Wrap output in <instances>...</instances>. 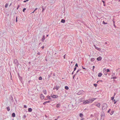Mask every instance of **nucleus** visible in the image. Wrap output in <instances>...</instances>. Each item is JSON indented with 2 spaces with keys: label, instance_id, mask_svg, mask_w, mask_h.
<instances>
[{
  "label": "nucleus",
  "instance_id": "9d476101",
  "mask_svg": "<svg viewBox=\"0 0 120 120\" xmlns=\"http://www.w3.org/2000/svg\"><path fill=\"white\" fill-rule=\"evenodd\" d=\"M97 59L98 61H101L102 59V58L100 56L97 58Z\"/></svg>",
  "mask_w": 120,
  "mask_h": 120
},
{
  "label": "nucleus",
  "instance_id": "393cba45",
  "mask_svg": "<svg viewBox=\"0 0 120 120\" xmlns=\"http://www.w3.org/2000/svg\"><path fill=\"white\" fill-rule=\"evenodd\" d=\"M42 79V77L41 76H40L39 78V80H41Z\"/></svg>",
  "mask_w": 120,
  "mask_h": 120
},
{
  "label": "nucleus",
  "instance_id": "f704fd0d",
  "mask_svg": "<svg viewBox=\"0 0 120 120\" xmlns=\"http://www.w3.org/2000/svg\"><path fill=\"white\" fill-rule=\"evenodd\" d=\"M19 5L18 6L17 8V9L18 10V9L19 8Z\"/></svg>",
  "mask_w": 120,
  "mask_h": 120
},
{
  "label": "nucleus",
  "instance_id": "0e129e2a",
  "mask_svg": "<svg viewBox=\"0 0 120 120\" xmlns=\"http://www.w3.org/2000/svg\"><path fill=\"white\" fill-rule=\"evenodd\" d=\"M101 81V82H102V80H101V81Z\"/></svg>",
  "mask_w": 120,
  "mask_h": 120
},
{
  "label": "nucleus",
  "instance_id": "c85d7f7f",
  "mask_svg": "<svg viewBox=\"0 0 120 120\" xmlns=\"http://www.w3.org/2000/svg\"><path fill=\"white\" fill-rule=\"evenodd\" d=\"M26 10V8H24L23 9L22 11L23 12H25V11Z\"/></svg>",
  "mask_w": 120,
  "mask_h": 120
},
{
  "label": "nucleus",
  "instance_id": "6e6552de",
  "mask_svg": "<svg viewBox=\"0 0 120 120\" xmlns=\"http://www.w3.org/2000/svg\"><path fill=\"white\" fill-rule=\"evenodd\" d=\"M83 92L82 91L80 90L79 91V92L78 93V94L79 95L81 94H82Z\"/></svg>",
  "mask_w": 120,
  "mask_h": 120
},
{
  "label": "nucleus",
  "instance_id": "9b49d317",
  "mask_svg": "<svg viewBox=\"0 0 120 120\" xmlns=\"http://www.w3.org/2000/svg\"><path fill=\"white\" fill-rule=\"evenodd\" d=\"M45 36L44 35H43V36L42 38L41 39V41H44V40H45Z\"/></svg>",
  "mask_w": 120,
  "mask_h": 120
},
{
  "label": "nucleus",
  "instance_id": "473e14b6",
  "mask_svg": "<svg viewBox=\"0 0 120 120\" xmlns=\"http://www.w3.org/2000/svg\"><path fill=\"white\" fill-rule=\"evenodd\" d=\"M23 118H25L26 117V116L25 115H24V116H23Z\"/></svg>",
  "mask_w": 120,
  "mask_h": 120
},
{
  "label": "nucleus",
  "instance_id": "79ce46f5",
  "mask_svg": "<svg viewBox=\"0 0 120 120\" xmlns=\"http://www.w3.org/2000/svg\"><path fill=\"white\" fill-rule=\"evenodd\" d=\"M65 55L64 56V59H65Z\"/></svg>",
  "mask_w": 120,
  "mask_h": 120
},
{
  "label": "nucleus",
  "instance_id": "c03bdc74",
  "mask_svg": "<svg viewBox=\"0 0 120 120\" xmlns=\"http://www.w3.org/2000/svg\"><path fill=\"white\" fill-rule=\"evenodd\" d=\"M102 2H103L104 4L105 3V2L103 0H102Z\"/></svg>",
  "mask_w": 120,
  "mask_h": 120
},
{
  "label": "nucleus",
  "instance_id": "4be33fe9",
  "mask_svg": "<svg viewBox=\"0 0 120 120\" xmlns=\"http://www.w3.org/2000/svg\"><path fill=\"white\" fill-rule=\"evenodd\" d=\"M8 6V4L7 3H6L5 4V8H7Z\"/></svg>",
  "mask_w": 120,
  "mask_h": 120
},
{
  "label": "nucleus",
  "instance_id": "4468645a",
  "mask_svg": "<svg viewBox=\"0 0 120 120\" xmlns=\"http://www.w3.org/2000/svg\"><path fill=\"white\" fill-rule=\"evenodd\" d=\"M79 116L81 117L82 118L83 117V116L82 113H80L79 114Z\"/></svg>",
  "mask_w": 120,
  "mask_h": 120
},
{
  "label": "nucleus",
  "instance_id": "c9c22d12",
  "mask_svg": "<svg viewBox=\"0 0 120 120\" xmlns=\"http://www.w3.org/2000/svg\"><path fill=\"white\" fill-rule=\"evenodd\" d=\"M82 99H80V102H82Z\"/></svg>",
  "mask_w": 120,
  "mask_h": 120
},
{
  "label": "nucleus",
  "instance_id": "8fccbe9b",
  "mask_svg": "<svg viewBox=\"0 0 120 120\" xmlns=\"http://www.w3.org/2000/svg\"><path fill=\"white\" fill-rule=\"evenodd\" d=\"M84 120V119L83 118L81 119V120Z\"/></svg>",
  "mask_w": 120,
  "mask_h": 120
},
{
  "label": "nucleus",
  "instance_id": "2eb2a0df",
  "mask_svg": "<svg viewBox=\"0 0 120 120\" xmlns=\"http://www.w3.org/2000/svg\"><path fill=\"white\" fill-rule=\"evenodd\" d=\"M65 22V20L63 19H62L61 21V22L62 23H64Z\"/></svg>",
  "mask_w": 120,
  "mask_h": 120
},
{
  "label": "nucleus",
  "instance_id": "7c9ffc66",
  "mask_svg": "<svg viewBox=\"0 0 120 120\" xmlns=\"http://www.w3.org/2000/svg\"><path fill=\"white\" fill-rule=\"evenodd\" d=\"M47 97L49 99H51L50 97L49 96H48Z\"/></svg>",
  "mask_w": 120,
  "mask_h": 120
},
{
  "label": "nucleus",
  "instance_id": "423d86ee",
  "mask_svg": "<svg viewBox=\"0 0 120 120\" xmlns=\"http://www.w3.org/2000/svg\"><path fill=\"white\" fill-rule=\"evenodd\" d=\"M95 105H96V106H97L99 108L100 107V104L99 103L96 102L95 103Z\"/></svg>",
  "mask_w": 120,
  "mask_h": 120
},
{
  "label": "nucleus",
  "instance_id": "72a5a7b5",
  "mask_svg": "<svg viewBox=\"0 0 120 120\" xmlns=\"http://www.w3.org/2000/svg\"><path fill=\"white\" fill-rule=\"evenodd\" d=\"M24 107L25 108H27V106L26 105H24Z\"/></svg>",
  "mask_w": 120,
  "mask_h": 120
},
{
  "label": "nucleus",
  "instance_id": "2f4dec72",
  "mask_svg": "<svg viewBox=\"0 0 120 120\" xmlns=\"http://www.w3.org/2000/svg\"><path fill=\"white\" fill-rule=\"evenodd\" d=\"M95 68V67L94 66H93V71H94V69Z\"/></svg>",
  "mask_w": 120,
  "mask_h": 120
},
{
  "label": "nucleus",
  "instance_id": "20e7f679",
  "mask_svg": "<svg viewBox=\"0 0 120 120\" xmlns=\"http://www.w3.org/2000/svg\"><path fill=\"white\" fill-rule=\"evenodd\" d=\"M51 97L54 98H57L58 97L57 95H51Z\"/></svg>",
  "mask_w": 120,
  "mask_h": 120
},
{
  "label": "nucleus",
  "instance_id": "f257e3e1",
  "mask_svg": "<svg viewBox=\"0 0 120 120\" xmlns=\"http://www.w3.org/2000/svg\"><path fill=\"white\" fill-rule=\"evenodd\" d=\"M103 71L105 75H107V72L110 71V70L109 69H107L106 70L105 68L103 69Z\"/></svg>",
  "mask_w": 120,
  "mask_h": 120
},
{
  "label": "nucleus",
  "instance_id": "aec40b11",
  "mask_svg": "<svg viewBox=\"0 0 120 120\" xmlns=\"http://www.w3.org/2000/svg\"><path fill=\"white\" fill-rule=\"evenodd\" d=\"M65 88L67 90H68L69 89V87L68 86H65Z\"/></svg>",
  "mask_w": 120,
  "mask_h": 120
},
{
  "label": "nucleus",
  "instance_id": "5fc2aeb1",
  "mask_svg": "<svg viewBox=\"0 0 120 120\" xmlns=\"http://www.w3.org/2000/svg\"><path fill=\"white\" fill-rule=\"evenodd\" d=\"M79 71V70H78L77 72H78Z\"/></svg>",
  "mask_w": 120,
  "mask_h": 120
},
{
  "label": "nucleus",
  "instance_id": "680f3d73",
  "mask_svg": "<svg viewBox=\"0 0 120 120\" xmlns=\"http://www.w3.org/2000/svg\"><path fill=\"white\" fill-rule=\"evenodd\" d=\"M28 0H26V1H28Z\"/></svg>",
  "mask_w": 120,
  "mask_h": 120
},
{
  "label": "nucleus",
  "instance_id": "a878e982",
  "mask_svg": "<svg viewBox=\"0 0 120 120\" xmlns=\"http://www.w3.org/2000/svg\"><path fill=\"white\" fill-rule=\"evenodd\" d=\"M94 86L95 87H96L98 85L97 84H94Z\"/></svg>",
  "mask_w": 120,
  "mask_h": 120
},
{
  "label": "nucleus",
  "instance_id": "dca6fc26",
  "mask_svg": "<svg viewBox=\"0 0 120 120\" xmlns=\"http://www.w3.org/2000/svg\"><path fill=\"white\" fill-rule=\"evenodd\" d=\"M60 105V104H57L56 105V107L57 108L59 107Z\"/></svg>",
  "mask_w": 120,
  "mask_h": 120
},
{
  "label": "nucleus",
  "instance_id": "f03ea898",
  "mask_svg": "<svg viewBox=\"0 0 120 120\" xmlns=\"http://www.w3.org/2000/svg\"><path fill=\"white\" fill-rule=\"evenodd\" d=\"M107 105L106 104H104L102 107V109L103 110H106L107 109Z\"/></svg>",
  "mask_w": 120,
  "mask_h": 120
},
{
  "label": "nucleus",
  "instance_id": "b1692460",
  "mask_svg": "<svg viewBox=\"0 0 120 120\" xmlns=\"http://www.w3.org/2000/svg\"><path fill=\"white\" fill-rule=\"evenodd\" d=\"M7 110L8 111H9L10 110V109L9 107L7 108Z\"/></svg>",
  "mask_w": 120,
  "mask_h": 120
},
{
  "label": "nucleus",
  "instance_id": "f8f14e48",
  "mask_svg": "<svg viewBox=\"0 0 120 120\" xmlns=\"http://www.w3.org/2000/svg\"><path fill=\"white\" fill-rule=\"evenodd\" d=\"M32 111V109L31 108H29L28 109V111L29 112H31Z\"/></svg>",
  "mask_w": 120,
  "mask_h": 120
},
{
  "label": "nucleus",
  "instance_id": "4d7b16f0",
  "mask_svg": "<svg viewBox=\"0 0 120 120\" xmlns=\"http://www.w3.org/2000/svg\"><path fill=\"white\" fill-rule=\"evenodd\" d=\"M74 76H73V79H74Z\"/></svg>",
  "mask_w": 120,
  "mask_h": 120
},
{
  "label": "nucleus",
  "instance_id": "5701e85b",
  "mask_svg": "<svg viewBox=\"0 0 120 120\" xmlns=\"http://www.w3.org/2000/svg\"><path fill=\"white\" fill-rule=\"evenodd\" d=\"M94 58H91V61L92 62L94 61Z\"/></svg>",
  "mask_w": 120,
  "mask_h": 120
},
{
  "label": "nucleus",
  "instance_id": "69168bd1",
  "mask_svg": "<svg viewBox=\"0 0 120 120\" xmlns=\"http://www.w3.org/2000/svg\"><path fill=\"white\" fill-rule=\"evenodd\" d=\"M114 101H115V100H114Z\"/></svg>",
  "mask_w": 120,
  "mask_h": 120
},
{
  "label": "nucleus",
  "instance_id": "c756f323",
  "mask_svg": "<svg viewBox=\"0 0 120 120\" xmlns=\"http://www.w3.org/2000/svg\"><path fill=\"white\" fill-rule=\"evenodd\" d=\"M103 23L104 24H107V23H105L104 21H103Z\"/></svg>",
  "mask_w": 120,
  "mask_h": 120
},
{
  "label": "nucleus",
  "instance_id": "bf43d9fd",
  "mask_svg": "<svg viewBox=\"0 0 120 120\" xmlns=\"http://www.w3.org/2000/svg\"><path fill=\"white\" fill-rule=\"evenodd\" d=\"M48 35H47V36H46L47 37H48Z\"/></svg>",
  "mask_w": 120,
  "mask_h": 120
},
{
  "label": "nucleus",
  "instance_id": "cd10ccee",
  "mask_svg": "<svg viewBox=\"0 0 120 120\" xmlns=\"http://www.w3.org/2000/svg\"><path fill=\"white\" fill-rule=\"evenodd\" d=\"M114 96H113V97H112L111 98V100H113L114 98Z\"/></svg>",
  "mask_w": 120,
  "mask_h": 120
},
{
  "label": "nucleus",
  "instance_id": "4c0bfd02",
  "mask_svg": "<svg viewBox=\"0 0 120 120\" xmlns=\"http://www.w3.org/2000/svg\"><path fill=\"white\" fill-rule=\"evenodd\" d=\"M44 48V46H43L42 47H41V48L42 49H43Z\"/></svg>",
  "mask_w": 120,
  "mask_h": 120
},
{
  "label": "nucleus",
  "instance_id": "6ab92c4d",
  "mask_svg": "<svg viewBox=\"0 0 120 120\" xmlns=\"http://www.w3.org/2000/svg\"><path fill=\"white\" fill-rule=\"evenodd\" d=\"M43 93L45 94H47L46 90H44Z\"/></svg>",
  "mask_w": 120,
  "mask_h": 120
},
{
  "label": "nucleus",
  "instance_id": "3c124183",
  "mask_svg": "<svg viewBox=\"0 0 120 120\" xmlns=\"http://www.w3.org/2000/svg\"><path fill=\"white\" fill-rule=\"evenodd\" d=\"M116 102V101H115L114 102V104H115Z\"/></svg>",
  "mask_w": 120,
  "mask_h": 120
},
{
  "label": "nucleus",
  "instance_id": "a211bd4d",
  "mask_svg": "<svg viewBox=\"0 0 120 120\" xmlns=\"http://www.w3.org/2000/svg\"><path fill=\"white\" fill-rule=\"evenodd\" d=\"M50 102L49 101H46V102H45L43 103V104L44 105H45L46 103H49Z\"/></svg>",
  "mask_w": 120,
  "mask_h": 120
},
{
  "label": "nucleus",
  "instance_id": "7ed1b4c3",
  "mask_svg": "<svg viewBox=\"0 0 120 120\" xmlns=\"http://www.w3.org/2000/svg\"><path fill=\"white\" fill-rule=\"evenodd\" d=\"M90 101L89 99V100H85L83 102V104L84 105H85L86 104H88L89 103H90Z\"/></svg>",
  "mask_w": 120,
  "mask_h": 120
},
{
  "label": "nucleus",
  "instance_id": "e433bc0d",
  "mask_svg": "<svg viewBox=\"0 0 120 120\" xmlns=\"http://www.w3.org/2000/svg\"><path fill=\"white\" fill-rule=\"evenodd\" d=\"M75 66H76L77 67H78V65L77 63L75 64Z\"/></svg>",
  "mask_w": 120,
  "mask_h": 120
},
{
  "label": "nucleus",
  "instance_id": "052dcab7",
  "mask_svg": "<svg viewBox=\"0 0 120 120\" xmlns=\"http://www.w3.org/2000/svg\"><path fill=\"white\" fill-rule=\"evenodd\" d=\"M57 120V119H56L55 120Z\"/></svg>",
  "mask_w": 120,
  "mask_h": 120
},
{
  "label": "nucleus",
  "instance_id": "6e6d98bb",
  "mask_svg": "<svg viewBox=\"0 0 120 120\" xmlns=\"http://www.w3.org/2000/svg\"><path fill=\"white\" fill-rule=\"evenodd\" d=\"M104 6H105V5L104 4Z\"/></svg>",
  "mask_w": 120,
  "mask_h": 120
},
{
  "label": "nucleus",
  "instance_id": "0eeeda50",
  "mask_svg": "<svg viewBox=\"0 0 120 120\" xmlns=\"http://www.w3.org/2000/svg\"><path fill=\"white\" fill-rule=\"evenodd\" d=\"M94 47L96 49H97V50H98L99 51H100L101 50V49L100 48H98L96 46V45H94Z\"/></svg>",
  "mask_w": 120,
  "mask_h": 120
},
{
  "label": "nucleus",
  "instance_id": "603ef678",
  "mask_svg": "<svg viewBox=\"0 0 120 120\" xmlns=\"http://www.w3.org/2000/svg\"><path fill=\"white\" fill-rule=\"evenodd\" d=\"M37 54L38 55H39L40 54L39 52Z\"/></svg>",
  "mask_w": 120,
  "mask_h": 120
},
{
  "label": "nucleus",
  "instance_id": "e2e57ef3",
  "mask_svg": "<svg viewBox=\"0 0 120 120\" xmlns=\"http://www.w3.org/2000/svg\"><path fill=\"white\" fill-rule=\"evenodd\" d=\"M114 26L115 27H116V26H115V25H114Z\"/></svg>",
  "mask_w": 120,
  "mask_h": 120
},
{
  "label": "nucleus",
  "instance_id": "412c9836",
  "mask_svg": "<svg viewBox=\"0 0 120 120\" xmlns=\"http://www.w3.org/2000/svg\"><path fill=\"white\" fill-rule=\"evenodd\" d=\"M59 87H60L59 86H56V90H57Z\"/></svg>",
  "mask_w": 120,
  "mask_h": 120
},
{
  "label": "nucleus",
  "instance_id": "37998d69",
  "mask_svg": "<svg viewBox=\"0 0 120 120\" xmlns=\"http://www.w3.org/2000/svg\"><path fill=\"white\" fill-rule=\"evenodd\" d=\"M44 9L43 8H42V11H43L44 10Z\"/></svg>",
  "mask_w": 120,
  "mask_h": 120
},
{
  "label": "nucleus",
  "instance_id": "a19ab883",
  "mask_svg": "<svg viewBox=\"0 0 120 120\" xmlns=\"http://www.w3.org/2000/svg\"><path fill=\"white\" fill-rule=\"evenodd\" d=\"M111 109H109V110L108 111V113H109L110 111V110Z\"/></svg>",
  "mask_w": 120,
  "mask_h": 120
},
{
  "label": "nucleus",
  "instance_id": "864d4df0",
  "mask_svg": "<svg viewBox=\"0 0 120 120\" xmlns=\"http://www.w3.org/2000/svg\"><path fill=\"white\" fill-rule=\"evenodd\" d=\"M34 11H33V12H32V13H34Z\"/></svg>",
  "mask_w": 120,
  "mask_h": 120
},
{
  "label": "nucleus",
  "instance_id": "09e8293b",
  "mask_svg": "<svg viewBox=\"0 0 120 120\" xmlns=\"http://www.w3.org/2000/svg\"><path fill=\"white\" fill-rule=\"evenodd\" d=\"M37 8H36L35 9V10L34 11H35L36 10H37Z\"/></svg>",
  "mask_w": 120,
  "mask_h": 120
},
{
  "label": "nucleus",
  "instance_id": "39448f33",
  "mask_svg": "<svg viewBox=\"0 0 120 120\" xmlns=\"http://www.w3.org/2000/svg\"><path fill=\"white\" fill-rule=\"evenodd\" d=\"M96 99V98H93L90 99H89L90 103H92Z\"/></svg>",
  "mask_w": 120,
  "mask_h": 120
},
{
  "label": "nucleus",
  "instance_id": "a18cd8bd",
  "mask_svg": "<svg viewBox=\"0 0 120 120\" xmlns=\"http://www.w3.org/2000/svg\"><path fill=\"white\" fill-rule=\"evenodd\" d=\"M26 2V0H24L23 1L24 2Z\"/></svg>",
  "mask_w": 120,
  "mask_h": 120
},
{
  "label": "nucleus",
  "instance_id": "1a4fd4ad",
  "mask_svg": "<svg viewBox=\"0 0 120 120\" xmlns=\"http://www.w3.org/2000/svg\"><path fill=\"white\" fill-rule=\"evenodd\" d=\"M40 98L41 99H43L44 98L45 96L42 94H41L40 95Z\"/></svg>",
  "mask_w": 120,
  "mask_h": 120
},
{
  "label": "nucleus",
  "instance_id": "13d9d810",
  "mask_svg": "<svg viewBox=\"0 0 120 120\" xmlns=\"http://www.w3.org/2000/svg\"><path fill=\"white\" fill-rule=\"evenodd\" d=\"M99 81H98L97 82V83H98V82Z\"/></svg>",
  "mask_w": 120,
  "mask_h": 120
},
{
  "label": "nucleus",
  "instance_id": "49530a36",
  "mask_svg": "<svg viewBox=\"0 0 120 120\" xmlns=\"http://www.w3.org/2000/svg\"><path fill=\"white\" fill-rule=\"evenodd\" d=\"M115 95H116V93H114V94L113 96L114 97V96Z\"/></svg>",
  "mask_w": 120,
  "mask_h": 120
},
{
  "label": "nucleus",
  "instance_id": "58836bf2",
  "mask_svg": "<svg viewBox=\"0 0 120 120\" xmlns=\"http://www.w3.org/2000/svg\"><path fill=\"white\" fill-rule=\"evenodd\" d=\"M76 67L75 68H74V71H75L76 70Z\"/></svg>",
  "mask_w": 120,
  "mask_h": 120
},
{
  "label": "nucleus",
  "instance_id": "bb28decb",
  "mask_svg": "<svg viewBox=\"0 0 120 120\" xmlns=\"http://www.w3.org/2000/svg\"><path fill=\"white\" fill-rule=\"evenodd\" d=\"M113 113V111H112L110 113V114L111 115H112Z\"/></svg>",
  "mask_w": 120,
  "mask_h": 120
},
{
  "label": "nucleus",
  "instance_id": "de8ad7c7",
  "mask_svg": "<svg viewBox=\"0 0 120 120\" xmlns=\"http://www.w3.org/2000/svg\"><path fill=\"white\" fill-rule=\"evenodd\" d=\"M82 67L83 69H85V68H83L82 66Z\"/></svg>",
  "mask_w": 120,
  "mask_h": 120
},
{
  "label": "nucleus",
  "instance_id": "f3484780",
  "mask_svg": "<svg viewBox=\"0 0 120 120\" xmlns=\"http://www.w3.org/2000/svg\"><path fill=\"white\" fill-rule=\"evenodd\" d=\"M15 116V114L14 113H13L12 114V116L14 117Z\"/></svg>",
  "mask_w": 120,
  "mask_h": 120
},
{
  "label": "nucleus",
  "instance_id": "ddd939ff",
  "mask_svg": "<svg viewBox=\"0 0 120 120\" xmlns=\"http://www.w3.org/2000/svg\"><path fill=\"white\" fill-rule=\"evenodd\" d=\"M102 75V74L101 73H100L98 74V77H100Z\"/></svg>",
  "mask_w": 120,
  "mask_h": 120
},
{
  "label": "nucleus",
  "instance_id": "ea45409f",
  "mask_svg": "<svg viewBox=\"0 0 120 120\" xmlns=\"http://www.w3.org/2000/svg\"><path fill=\"white\" fill-rule=\"evenodd\" d=\"M17 17H16V22H17Z\"/></svg>",
  "mask_w": 120,
  "mask_h": 120
}]
</instances>
